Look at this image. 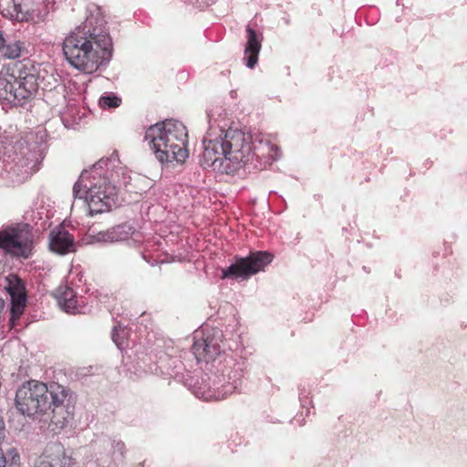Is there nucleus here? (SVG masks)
I'll use <instances>...</instances> for the list:
<instances>
[{
    "label": "nucleus",
    "mask_w": 467,
    "mask_h": 467,
    "mask_svg": "<svg viewBox=\"0 0 467 467\" xmlns=\"http://www.w3.org/2000/svg\"><path fill=\"white\" fill-rule=\"evenodd\" d=\"M209 129L203 138L201 165L231 174L254 159L251 136L238 128L228 127L221 114H208Z\"/></svg>",
    "instance_id": "obj_1"
},
{
    "label": "nucleus",
    "mask_w": 467,
    "mask_h": 467,
    "mask_svg": "<svg viewBox=\"0 0 467 467\" xmlns=\"http://www.w3.org/2000/svg\"><path fill=\"white\" fill-rule=\"evenodd\" d=\"M88 16L77 26L63 43L64 55L70 65L86 73L95 72L108 62L112 55V40L106 28V22L99 15Z\"/></svg>",
    "instance_id": "obj_2"
},
{
    "label": "nucleus",
    "mask_w": 467,
    "mask_h": 467,
    "mask_svg": "<svg viewBox=\"0 0 467 467\" xmlns=\"http://www.w3.org/2000/svg\"><path fill=\"white\" fill-rule=\"evenodd\" d=\"M67 391L60 385H50L31 379V421L41 430L57 433L63 430L72 413L65 405Z\"/></svg>",
    "instance_id": "obj_3"
},
{
    "label": "nucleus",
    "mask_w": 467,
    "mask_h": 467,
    "mask_svg": "<svg viewBox=\"0 0 467 467\" xmlns=\"http://www.w3.org/2000/svg\"><path fill=\"white\" fill-rule=\"evenodd\" d=\"M144 139L161 164L183 163L189 157L187 130L179 120L166 119L151 125Z\"/></svg>",
    "instance_id": "obj_4"
},
{
    "label": "nucleus",
    "mask_w": 467,
    "mask_h": 467,
    "mask_svg": "<svg viewBox=\"0 0 467 467\" xmlns=\"http://www.w3.org/2000/svg\"><path fill=\"white\" fill-rule=\"evenodd\" d=\"M273 260L267 252H256L247 257L239 258L227 268L223 269V278L246 279L265 269Z\"/></svg>",
    "instance_id": "obj_5"
},
{
    "label": "nucleus",
    "mask_w": 467,
    "mask_h": 467,
    "mask_svg": "<svg viewBox=\"0 0 467 467\" xmlns=\"http://www.w3.org/2000/svg\"><path fill=\"white\" fill-rule=\"evenodd\" d=\"M83 193L90 213L97 214L110 210L116 204L118 189L116 185L104 181L103 183L89 187Z\"/></svg>",
    "instance_id": "obj_6"
},
{
    "label": "nucleus",
    "mask_w": 467,
    "mask_h": 467,
    "mask_svg": "<svg viewBox=\"0 0 467 467\" xmlns=\"http://www.w3.org/2000/svg\"><path fill=\"white\" fill-rule=\"evenodd\" d=\"M29 240L27 223H17L0 230V249L16 256L25 255V247Z\"/></svg>",
    "instance_id": "obj_7"
},
{
    "label": "nucleus",
    "mask_w": 467,
    "mask_h": 467,
    "mask_svg": "<svg viewBox=\"0 0 467 467\" xmlns=\"http://www.w3.org/2000/svg\"><path fill=\"white\" fill-rule=\"evenodd\" d=\"M11 78L13 82L0 76V100H5L16 106H23L27 103L29 90L26 88V76L23 73Z\"/></svg>",
    "instance_id": "obj_8"
},
{
    "label": "nucleus",
    "mask_w": 467,
    "mask_h": 467,
    "mask_svg": "<svg viewBox=\"0 0 467 467\" xmlns=\"http://www.w3.org/2000/svg\"><path fill=\"white\" fill-rule=\"evenodd\" d=\"M222 331L213 329L205 333L202 338L194 341L192 352L198 362L202 360L210 361L215 359L222 351Z\"/></svg>",
    "instance_id": "obj_9"
},
{
    "label": "nucleus",
    "mask_w": 467,
    "mask_h": 467,
    "mask_svg": "<svg viewBox=\"0 0 467 467\" xmlns=\"http://www.w3.org/2000/svg\"><path fill=\"white\" fill-rule=\"evenodd\" d=\"M11 298V317L10 324L15 326L16 320L23 314L26 302V291L25 283L15 275L6 277V285L5 286Z\"/></svg>",
    "instance_id": "obj_10"
},
{
    "label": "nucleus",
    "mask_w": 467,
    "mask_h": 467,
    "mask_svg": "<svg viewBox=\"0 0 467 467\" xmlns=\"http://www.w3.org/2000/svg\"><path fill=\"white\" fill-rule=\"evenodd\" d=\"M48 246L52 252L61 255L76 251L73 235L61 225L55 227L49 233Z\"/></svg>",
    "instance_id": "obj_11"
},
{
    "label": "nucleus",
    "mask_w": 467,
    "mask_h": 467,
    "mask_svg": "<svg viewBox=\"0 0 467 467\" xmlns=\"http://www.w3.org/2000/svg\"><path fill=\"white\" fill-rule=\"evenodd\" d=\"M61 310L67 314L78 312V301L74 290L67 285H59L53 293Z\"/></svg>",
    "instance_id": "obj_12"
},
{
    "label": "nucleus",
    "mask_w": 467,
    "mask_h": 467,
    "mask_svg": "<svg viewBox=\"0 0 467 467\" xmlns=\"http://www.w3.org/2000/svg\"><path fill=\"white\" fill-rule=\"evenodd\" d=\"M247 44L244 53L248 55L246 66L253 68L258 61V54L261 49V38L259 35L249 26L246 27Z\"/></svg>",
    "instance_id": "obj_13"
},
{
    "label": "nucleus",
    "mask_w": 467,
    "mask_h": 467,
    "mask_svg": "<svg viewBox=\"0 0 467 467\" xmlns=\"http://www.w3.org/2000/svg\"><path fill=\"white\" fill-rule=\"evenodd\" d=\"M26 49L25 45L20 40L10 41L5 38L4 33L0 31V55L5 59H16L20 57L22 51Z\"/></svg>",
    "instance_id": "obj_14"
},
{
    "label": "nucleus",
    "mask_w": 467,
    "mask_h": 467,
    "mask_svg": "<svg viewBox=\"0 0 467 467\" xmlns=\"http://www.w3.org/2000/svg\"><path fill=\"white\" fill-rule=\"evenodd\" d=\"M47 130L42 127H37L36 131V148L35 149L36 152V164L34 167H31V172L36 171L39 169V165L45 158L47 151Z\"/></svg>",
    "instance_id": "obj_15"
},
{
    "label": "nucleus",
    "mask_w": 467,
    "mask_h": 467,
    "mask_svg": "<svg viewBox=\"0 0 467 467\" xmlns=\"http://www.w3.org/2000/svg\"><path fill=\"white\" fill-rule=\"evenodd\" d=\"M29 381H26L22 387L16 390L15 405L17 412L26 418L29 415Z\"/></svg>",
    "instance_id": "obj_16"
},
{
    "label": "nucleus",
    "mask_w": 467,
    "mask_h": 467,
    "mask_svg": "<svg viewBox=\"0 0 467 467\" xmlns=\"http://www.w3.org/2000/svg\"><path fill=\"white\" fill-rule=\"evenodd\" d=\"M54 0H31V22L42 21L49 13Z\"/></svg>",
    "instance_id": "obj_17"
},
{
    "label": "nucleus",
    "mask_w": 467,
    "mask_h": 467,
    "mask_svg": "<svg viewBox=\"0 0 467 467\" xmlns=\"http://www.w3.org/2000/svg\"><path fill=\"white\" fill-rule=\"evenodd\" d=\"M134 232L131 225L128 223L119 224L109 229L111 242H119L127 240Z\"/></svg>",
    "instance_id": "obj_18"
},
{
    "label": "nucleus",
    "mask_w": 467,
    "mask_h": 467,
    "mask_svg": "<svg viewBox=\"0 0 467 467\" xmlns=\"http://www.w3.org/2000/svg\"><path fill=\"white\" fill-rule=\"evenodd\" d=\"M120 99L115 95H105L99 99V105L103 109L116 108L120 104Z\"/></svg>",
    "instance_id": "obj_19"
},
{
    "label": "nucleus",
    "mask_w": 467,
    "mask_h": 467,
    "mask_svg": "<svg viewBox=\"0 0 467 467\" xmlns=\"http://www.w3.org/2000/svg\"><path fill=\"white\" fill-rule=\"evenodd\" d=\"M71 458L65 455L63 452L60 462H51L49 461L43 460L36 467H71Z\"/></svg>",
    "instance_id": "obj_20"
},
{
    "label": "nucleus",
    "mask_w": 467,
    "mask_h": 467,
    "mask_svg": "<svg viewBox=\"0 0 467 467\" xmlns=\"http://www.w3.org/2000/svg\"><path fill=\"white\" fill-rule=\"evenodd\" d=\"M7 459L8 467H17L19 464V454L15 448H10L5 454Z\"/></svg>",
    "instance_id": "obj_21"
},
{
    "label": "nucleus",
    "mask_w": 467,
    "mask_h": 467,
    "mask_svg": "<svg viewBox=\"0 0 467 467\" xmlns=\"http://www.w3.org/2000/svg\"><path fill=\"white\" fill-rule=\"evenodd\" d=\"M93 239L96 242H111V234H109V229L106 231H100L93 235Z\"/></svg>",
    "instance_id": "obj_22"
},
{
    "label": "nucleus",
    "mask_w": 467,
    "mask_h": 467,
    "mask_svg": "<svg viewBox=\"0 0 467 467\" xmlns=\"http://www.w3.org/2000/svg\"><path fill=\"white\" fill-rule=\"evenodd\" d=\"M14 5H15V10L16 11V19L26 20L27 19V17H26L27 11L23 12L21 5L16 3V1L14 3Z\"/></svg>",
    "instance_id": "obj_23"
},
{
    "label": "nucleus",
    "mask_w": 467,
    "mask_h": 467,
    "mask_svg": "<svg viewBox=\"0 0 467 467\" xmlns=\"http://www.w3.org/2000/svg\"><path fill=\"white\" fill-rule=\"evenodd\" d=\"M16 67L17 71V75L20 73L26 76V78L29 77V72L27 71L26 65L23 61H18L16 63Z\"/></svg>",
    "instance_id": "obj_24"
},
{
    "label": "nucleus",
    "mask_w": 467,
    "mask_h": 467,
    "mask_svg": "<svg viewBox=\"0 0 467 467\" xmlns=\"http://www.w3.org/2000/svg\"><path fill=\"white\" fill-rule=\"evenodd\" d=\"M82 185L79 182H77L74 186H73V193L75 195V197L77 198H83L84 196L82 195V189H81Z\"/></svg>",
    "instance_id": "obj_25"
},
{
    "label": "nucleus",
    "mask_w": 467,
    "mask_h": 467,
    "mask_svg": "<svg viewBox=\"0 0 467 467\" xmlns=\"http://www.w3.org/2000/svg\"><path fill=\"white\" fill-rule=\"evenodd\" d=\"M236 388V386H233V385H228V386H225L224 389V392L221 395L220 393L215 397L216 400H220V399H223L224 398L227 394L229 393H232L233 390Z\"/></svg>",
    "instance_id": "obj_26"
},
{
    "label": "nucleus",
    "mask_w": 467,
    "mask_h": 467,
    "mask_svg": "<svg viewBox=\"0 0 467 467\" xmlns=\"http://www.w3.org/2000/svg\"><path fill=\"white\" fill-rule=\"evenodd\" d=\"M5 425L4 422V420L0 417V443L5 440Z\"/></svg>",
    "instance_id": "obj_27"
},
{
    "label": "nucleus",
    "mask_w": 467,
    "mask_h": 467,
    "mask_svg": "<svg viewBox=\"0 0 467 467\" xmlns=\"http://www.w3.org/2000/svg\"><path fill=\"white\" fill-rule=\"evenodd\" d=\"M112 340L119 348L120 347L121 341L119 340L118 328L116 327L112 330Z\"/></svg>",
    "instance_id": "obj_28"
},
{
    "label": "nucleus",
    "mask_w": 467,
    "mask_h": 467,
    "mask_svg": "<svg viewBox=\"0 0 467 467\" xmlns=\"http://www.w3.org/2000/svg\"><path fill=\"white\" fill-rule=\"evenodd\" d=\"M44 78L45 77L44 76H40V74L38 73L36 78V86L37 88H42V89H45V87L42 86V83L44 81Z\"/></svg>",
    "instance_id": "obj_29"
},
{
    "label": "nucleus",
    "mask_w": 467,
    "mask_h": 467,
    "mask_svg": "<svg viewBox=\"0 0 467 467\" xmlns=\"http://www.w3.org/2000/svg\"><path fill=\"white\" fill-rule=\"evenodd\" d=\"M36 71V67H35L34 66H31V73H30L31 78H33V77H34V73H35Z\"/></svg>",
    "instance_id": "obj_30"
},
{
    "label": "nucleus",
    "mask_w": 467,
    "mask_h": 467,
    "mask_svg": "<svg viewBox=\"0 0 467 467\" xmlns=\"http://www.w3.org/2000/svg\"><path fill=\"white\" fill-rule=\"evenodd\" d=\"M270 149H271V150H275V152H276V151H278V148H277V146L271 145V146H270Z\"/></svg>",
    "instance_id": "obj_31"
},
{
    "label": "nucleus",
    "mask_w": 467,
    "mask_h": 467,
    "mask_svg": "<svg viewBox=\"0 0 467 467\" xmlns=\"http://www.w3.org/2000/svg\"><path fill=\"white\" fill-rule=\"evenodd\" d=\"M271 157H272L274 160H275V159H277V157H278V156H277V154H276V153H275V154H272V155H271Z\"/></svg>",
    "instance_id": "obj_32"
},
{
    "label": "nucleus",
    "mask_w": 467,
    "mask_h": 467,
    "mask_svg": "<svg viewBox=\"0 0 467 467\" xmlns=\"http://www.w3.org/2000/svg\"><path fill=\"white\" fill-rule=\"evenodd\" d=\"M41 227H42V229H45V227H46V222H44V223H41Z\"/></svg>",
    "instance_id": "obj_33"
},
{
    "label": "nucleus",
    "mask_w": 467,
    "mask_h": 467,
    "mask_svg": "<svg viewBox=\"0 0 467 467\" xmlns=\"http://www.w3.org/2000/svg\"><path fill=\"white\" fill-rule=\"evenodd\" d=\"M37 214H38V219H39V220H41V219H42V215H41V213H37Z\"/></svg>",
    "instance_id": "obj_34"
},
{
    "label": "nucleus",
    "mask_w": 467,
    "mask_h": 467,
    "mask_svg": "<svg viewBox=\"0 0 467 467\" xmlns=\"http://www.w3.org/2000/svg\"><path fill=\"white\" fill-rule=\"evenodd\" d=\"M31 219L35 220L36 219V215L35 214L31 215Z\"/></svg>",
    "instance_id": "obj_35"
},
{
    "label": "nucleus",
    "mask_w": 467,
    "mask_h": 467,
    "mask_svg": "<svg viewBox=\"0 0 467 467\" xmlns=\"http://www.w3.org/2000/svg\"><path fill=\"white\" fill-rule=\"evenodd\" d=\"M211 397H212V396H211V395H209V396L204 397V399H205V400H209Z\"/></svg>",
    "instance_id": "obj_36"
}]
</instances>
